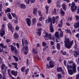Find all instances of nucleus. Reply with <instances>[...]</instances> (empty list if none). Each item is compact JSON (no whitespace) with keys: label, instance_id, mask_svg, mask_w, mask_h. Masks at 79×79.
<instances>
[{"label":"nucleus","instance_id":"obj_1","mask_svg":"<svg viewBox=\"0 0 79 79\" xmlns=\"http://www.w3.org/2000/svg\"><path fill=\"white\" fill-rule=\"evenodd\" d=\"M69 64H71V65H69L68 64H67V69H69V68H73V69H74V71H76V64L74 62L73 60H71L70 61H69Z\"/></svg>","mask_w":79,"mask_h":79},{"label":"nucleus","instance_id":"obj_2","mask_svg":"<svg viewBox=\"0 0 79 79\" xmlns=\"http://www.w3.org/2000/svg\"><path fill=\"white\" fill-rule=\"evenodd\" d=\"M64 42V47L67 48H70L71 47V46L73 44V42L74 41L72 40L70 42H69V39H66Z\"/></svg>","mask_w":79,"mask_h":79},{"label":"nucleus","instance_id":"obj_3","mask_svg":"<svg viewBox=\"0 0 79 79\" xmlns=\"http://www.w3.org/2000/svg\"><path fill=\"white\" fill-rule=\"evenodd\" d=\"M24 40L23 39L22 40V44H21V47H22V52L23 53H24L25 55H27V51L28 50V47H25L24 46Z\"/></svg>","mask_w":79,"mask_h":79},{"label":"nucleus","instance_id":"obj_4","mask_svg":"<svg viewBox=\"0 0 79 79\" xmlns=\"http://www.w3.org/2000/svg\"><path fill=\"white\" fill-rule=\"evenodd\" d=\"M71 6V10L72 12H74L76 10V9L77 8V6H76L75 4V3L74 2H73L71 4L69 3V7H70V6Z\"/></svg>","mask_w":79,"mask_h":79},{"label":"nucleus","instance_id":"obj_5","mask_svg":"<svg viewBox=\"0 0 79 79\" xmlns=\"http://www.w3.org/2000/svg\"><path fill=\"white\" fill-rule=\"evenodd\" d=\"M7 26L10 31H11L12 32H13V31H14V28H13V27L11 25V24L9 23H8Z\"/></svg>","mask_w":79,"mask_h":79},{"label":"nucleus","instance_id":"obj_6","mask_svg":"<svg viewBox=\"0 0 79 79\" xmlns=\"http://www.w3.org/2000/svg\"><path fill=\"white\" fill-rule=\"evenodd\" d=\"M25 69H26V67L24 66L21 68V71H22V72H25L26 73H25V74L26 75H27V73H28L29 69H27V70H25Z\"/></svg>","mask_w":79,"mask_h":79},{"label":"nucleus","instance_id":"obj_7","mask_svg":"<svg viewBox=\"0 0 79 79\" xmlns=\"http://www.w3.org/2000/svg\"><path fill=\"white\" fill-rule=\"evenodd\" d=\"M1 67L2 71H3V70L6 71L7 68V67H6V65H5V64L3 63H2V65Z\"/></svg>","mask_w":79,"mask_h":79},{"label":"nucleus","instance_id":"obj_8","mask_svg":"<svg viewBox=\"0 0 79 79\" xmlns=\"http://www.w3.org/2000/svg\"><path fill=\"white\" fill-rule=\"evenodd\" d=\"M49 64L50 66V68H53L54 66H55V62L53 61V60H50L49 62Z\"/></svg>","mask_w":79,"mask_h":79},{"label":"nucleus","instance_id":"obj_9","mask_svg":"<svg viewBox=\"0 0 79 79\" xmlns=\"http://www.w3.org/2000/svg\"><path fill=\"white\" fill-rule=\"evenodd\" d=\"M68 71L70 75H72V74H73V72L74 73L76 72V71H74V69H69L68 70Z\"/></svg>","mask_w":79,"mask_h":79},{"label":"nucleus","instance_id":"obj_10","mask_svg":"<svg viewBox=\"0 0 79 79\" xmlns=\"http://www.w3.org/2000/svg\"><path fill=\"white\" fill-rule=\"evenodd\" d=\"M36 30L37 31L36 32V33L38 35H41V31H42V28H36Z\"/></svg>","mask_w":79,"mask_h":79},{"label":"nucleus","instance_id":"obj_11","mask_svg":"<svg viewBox=\"0 0 79 79\" xmlns=\"http://www.w3.org/2000/svg\"><path fill=\"white\" fill-rule=\"evenodd\" d=\"M59 18V17L58 16H57L56 18L55 17H53L52 19V21L53 24H55V21H57L58 19Z\"/></svg>","mask_w":79,"mask_h":79},{"label":"nucleus","instance_id":"obj_12","mask_svg":"<svg viewBox=\"0 0 79 79\" xmlns=\"http://www.w3.org/2000/svg\"><path fill=\"white\" fill-rule=\"evenodd\" d=\"M27 23V25L29 26H31V19L29 18H27L26 20Z\"/></svg>","mask_w":79,"mask_h":79},{"label":"nucleus","instance_id":"obj_13","mask_svg":"<svg viewBox=\"0 0 79 79\" xmlns=\"http://www.w3.org/2000/svg\"><path fill=\"white\" fill-rule=\"evenodd\" d=\"M55 39H56V38H58V39H60V35L59 34V32L58 31H56L55 34Z\"/></svg>","mask_w":79,"mask_h":79},{"label":"nucleus","instance_id":"obj_14","mask_svg":"<svg viewBox=\"0 0 79 79\" xmlns=\"http://www.w3.org/2000/svg\"><path fill=\"white\" fill-rule=\"evenodd\" d=\"M25 2L27 4H29L30 2H31V3H33L35 2V0H25Z\"/></svg>","mask_w":79,"mask_h":79},{"label":"nucleus","instance_id":"obj_15","mask_svg":"<svg viewBox=\"0 0 79 79\" xmlns=\"http://www.w3.org/2000/svg\"><path fill=\"white\" fill-rule=\"evenodd\" d=\"M32 24L33 25H34L37 23V19L36 18H33L32 20Z\"/></svg>","mask_w":79,"mask_h":79},{"label":"nucleus","instance_id":"obj_16","mask_svg":"<svg viewBox=\"0 0 79 79\" xmlns=\"http://www.w3.org/2000/svg\"><path fill=\"white\" fill-rule=\"evenodd\" d=\"M12 64V65H14L15 67H14V68H15V69H17V70H18V63L16 62L15 63V62H13L11 63Z\"/></svg>","mask_w":79,"mask_h":79},{"label":"nucleus","instance_id":"obj_17","mask_svg":"<svg viewBox=\"0 0 79 79\" xmlns=\"http://www.w3.org/2000/svg\"><path fill=\"white\" fill-rule=\"evenodd\" d=\"M11 73L12 75L15 76H17V74L18 73L17 71L12 70L11 72Z\"/></svg>","mask_w":79,"mask_h":79},{"label":"nucleus","instance_id":"obj_18","mask_svg":"<svg viewBox=\"0 0 79 79\" xmlns=\"http://www.w3.org/2000/svg\"><path fill=\"white\" fill-rule=\"evenodd\" d=\"M19 7L22 9H24L26 8V5L24 4H20L19 5Z\"/></svg>","mask_w":79,"mask_h":79},{"label":"nucleus","instance_id":"obj_19","mask_svg":"<svg viewBox=\"0 0 79 79\" xmlns=\"http://www.w3.org/2000/svg\"><path fill=\"white\" fill-rule=\"evenodd\" d=\"M62 7L64 10L66 11V4L64 3H63L62 4Z\"/></svg>","mask_w":79,"mask_h":79},{"label":"nucleus","instance_id":"obj_20","mask_svg":"<svg viewBox=\"0 0 79 79\" xmlns=\"http://www.w3.org/2000/svg\"><path fill=\"white\" fill-rule=\"evenodd\" d=\"M45 36L46 37H48L49 39H52V35L51 34H46Z\"/></svg>","mask_w":79,"mask_h":79},{"label":"nucleus","instance_id":"obj_21","mask_svg":"<svg viewBox=\"0 0 79 79\" xmlns=\"http://www.w3.org/2000/svg\"><path fill=\"white\" fill-rule=\"evenodd\" d=\"M74 26L75 28H78V27H79V22L75 23L74 24Z\"/></svg>","mask_w":79,"mask_h":79},{"label":"nucleus","instance_id":"obj_22","mask_svg":"<svg viewBox=\"0 0 79 79\" xmlns=\"http://www.w3.org/2000/svg\"><path fill=\"white\" fill-rule=\"evenodd\" d=\"M14 37L15 39H16L19 37V35H18V34L17 33H15L14 34Z\"/></svg>","mask_w":79,"mask_h":79},{"label":"nucleus","instance_id":"obj_23","mask_svg":"<svg viewBox=\"0 0 79 79\" xmlns=\"http://www.w3.org/2000/svg\"><path fill=\"white\" fill-rule=\"evenodd\" d=\"M50 31L51 32H53V31H54V30H53V26H52V24L51 23L50 25Z\"/></svg>","mask_w":79,"mask_h":79},{"label":"nucleus","instance_id":"obj_24","mask_svg":"<svg viewBox=\"0 0 79 79\" xmlns=\"http://www.w3.org/2000/svg\"><path fill=\"white\" fill-rule=\"evenodd\" d=\"M0 35L2 37H3V36L5 35V31H4V30H1L0 33Z\"/></svg>","mask_w":79,"mask_h":79},{"label":"nucleus","instance_id":"obj_25","mask_svg":"<svg viewBox=\"0 0 79 79\" xmlns=\"http://www.w3.org/2000/svg\"><path fill=\"white\" fill-rule=\"evenodd\" d=\"M63 70L61 67H57V72H60V71H62Z\"/></svg>","mask_w":79,"mask_h":79},{"label":"nucleus","instance_id":"obj_26","mask_svg":"<svg viewBox=\"0 0 79 79\" xmlns=\"http://www.w3.org/2000/svg\"><path fill=\"white\" fill-rule=\"evenodd\" d=\"M52 19H47L45 21L46 23H49V22H52Z\"/></svg>","mask_w":79,"mask_h":79},{"label":"nucleus","instance_id":"obj_27","mask_svg":"<svg viewBox=\"0 0 79 79\" xmlns=\"http://www.w3.org/2000/svg\"><path fill=\"white\" fill-rule=\"evenodd\" d=\"M60 13L62 16H64V12L62 10V9H60Z\"/></svg>","mask_w":79,"mask_h":79},{"label":"nucleus","instance_id":"obj_28","mask_svg":"<svg viewBox=\"0 0 79 79\" xmlns=\"http://www.w3.org/2000/svg\"><path fill=\"white\" fill-rule=\"evenodd\" d=\"M16 49V48H15L13 45H11V50L12 51H14Z\"/></svg>","mask_w":79,"mask_h":79},{"label":"nucleus","instance_id":"obj_29","mask_svg":"<svg viewBox=\"0 0 79 79\" xmlns=\"http://www.w3.org/2000/svg\"><path fill=\"white\" fill-rule=\"evenodd\" d=\"M7 15L8 16V18H9L10 19H12V17H11V15L10 13H8Z\"/></svg>","mask_w":79,"mask_h":79},{"label":"nucleus","instance_id":"obj_30","mask_svg":"<svg viewBox=\"0 0 79 79\" xmlns=\"http://www.w3.org/2000/svg\"><path fill=\"white\" fill-rule=\"evenodd\" d=\"M0 47H1V48H6V46H4L3 44L2 43L0 44Z\"/></svg>","mask_w":79,"mask_h":79},{"label":"nucleus","instance_id":"obj_31","mask_svg":"<svg viewBox=\"0 0 79 79\" xmlns=\"http://www.w3.org/2000/svg\"><path fill=\"white\" fill-rule=\"evenodd\" d=\"M56 45L57 49L58 50H60V43H57Z\"/></svg>","mask_w":79,"mask_h":79},{"label":"nucleus","instance_id":"obj_32","mask_svg":"<svg viewBox=\"0 0 79 79\" xmlns=\"http://www.w3.org/2000/svg\"><path fill=\"white\" fill-rule=\"evenodd\" d=\"M57 76L58 78H61L62 77V75L60 73H59L57 74Z\"/></svg>","mask_w":79,"mask_h":79},{"label":"nucleus","instance_id":"obj_33","mask_svg":"<svg viewBox=\"0 0 79 79\" xmlns=\"http://www.w3.org/2000/svg\"><path fill=\"white\" fill-rule=\"evenodd\" d=\"M33 53L35 54H37V52L35 49H33Z\"/></svg>","mask_w":79,"mask_h":79},{"label":"nucleus","instance_id":"obj_34","mask_svg":"<svg viewBox=\"0 0 79 79\" xmlns=\"http://www.w3.org/2000/svg\"><path fill=\"white\" fill-rule=\"evenodd\" d=\"M14 52L15 55H17L18 53V50L16 48L14 50Z\"/></svg>","mask_w":79,"mask_h":79},{"label":"nucleus","instance_id":"obj_35","mask_svg":"<svg viewBox=\"0 0 79 79\" xmlns=\"http://www.w3.org/2000/svg\"><path fill=\"white\" fill-rule=\"evenodd\" d=\"M13 57L14 59H15V61H18V57H16L15 56H13Z\"/></svg>","mask_w":79,"mask_h":79},{"label":"nucleus","instance_id":"obj_36","mask_svg":"<svg viewBox=\"0 0 79 79\" xmlns=\"http://www.w3.org/2000/svg\"><path fill=\"white\" fill-rule=\"evenodd\" d=\"M65 32H68V33H69V34H71V32L70 30H68V29L65 30Z\"/></svg>","mask_w":79,"mask_h":79},{"label":"nucleus","instance_id":"obj_37","mask_svg":"<svg viewBox=\"0 0 79 79\" xmlns=\"http://www.w3.org/2000/svg\"><path fill=\"white\" fill-rule=\"evenodd\" d=\"M26 64L27 65H30V63L29 62V60L28 59H27Z\"/></svg>","mask_w":79,"mask_h":79},{"label":"nucleus","instance_id":"obj_38","mask_svg":"<svg viewBox=\"0 0 79 79\" xmlns=\"http://www.w3.org/2000/svg\"><path fill=\"white\" fill-rule=\"evenodd\" d=\"M48 48V46L44 47V48L43 49L44 51H45L46 50H47Z\"/></svg>","mask_w":79,"mask_h":79},{"label":"nucleus","instance_id":"obj_39","mask_svg":"<svg viewBox=\"0 0 79 79\" xmlns=\"http://www.w3.org/2000/svg\"><path fill=\"white\" fill-rule=\"evenodd\" d=\"M52 13H55L56 15V9H54V10L52 12Z\"/></svg>","mask_w":79,"mask_h":79},{"label":"nucleus","instance_id":"obj_40","mask_svg":"<svg viewBox=\"0 0 79 79\" xmlns=\"http://www.w3.org/2000/svg\"><path fill=\"white\" fill-rule=\"evenodd\" d=\"M37 26L38 27L41 26L42 24L40 23H37Z\"/></svg>","mask_w":79,"mask_h":79},{"label":"nucleus","instance_id":"obj_41","mask_svg":"<svg viewBox=\"0 0 79 79\" xmlns=\"http://www.w3.org/2000/svg\"><path fill=\"white\" fill-rule=\"evenodd\" d=\"M11 15H12L13 16L14 18H16V14L15 13H11Z\"/></svg>","mask_w":79,"mask_h":79},{"label":"nucleus","instance_id":"obj_42","mask_svg":"<svg viewBox=\"0 0 79 79\" xmlns=\"http://www.w3.org/2000/svg\"><path fill=\"white\" fill-rule=\"evenodd\" d=\"M11 10L10 8H8L6 10V12H10Z\"/></svg>","mask_w":79,"mask_h":79},{"label":"nucleus","instance_id":"obj_43","mask_svg":"<svg viewBox=\"0 0 79 79\" xmlns=\"http://www.w3.org/2000/svg\"><path fill=\"white\" fill-rule=\"evenodd\" d=\"M75 17L77 19L76 21H77V20H78V19H79V17L78 15H75Z\"/></svg>","mask_w":79,"mask_h":79},{"label":"nucleus","instance_id":"obj_44","mask_svg":"<svg viewBox=\"0 0 79 79\" xmlns=\"http://www.w3.org/2000/svg\"><path fill=\"white\" fill-rule=\"evenodd\" d=\"M42 45L43 46H46L47 44L45 42H43Z\"/></svg>","mask_w":79,"mask_h":79},{"label":"nucleus","instance_id":"obj_45","mask_svg":"<svg viewBox=\"0 0 79 79\" xmlns=\"http://www.w3.org/2000/svg\"><path fill=\"white\" fill-rule=\"evenodd\" d=\"M63 31H61L60 32V37H63Z\"/></svg>","mask_w":79,"mask_h":79},{"label":"nucleus","instance_id":"obj_46","mask_svg":"<svg viewBox=\"0 0 79 79\" xmlns=\"http://www.w3.org/2000/svg\"><path fill=\"white\" fill-rule=\"evenodd\" d=\"M47 60L48 61H50V60H51V57H49L47 58Z\"/></svg>","mask_w":79,"mask_h":79},{"label":"nucleus","instance_id":"obj_47","mask_svg":"<svg viewBox=\"0 0 79 79\" xmlns=\"http://www.w3.org/2000/svg\"><path fill=\"white\" fill-rule=\"evenodd\" d=\"M38 13L39 15H40V16H42V15H41V11H38Z\"/></svg>","mask_w":79,"mask_h":79},{"label":"nucleus","instance_id":"obj_48","mask_svg":"<svg viewBox=\"0 0 79 79\" xmlns=\"http://www.w3.org/2000/svg\"><path fill=\"white\" fill-rule=\"evenodd\" d=\"M66 60H64V64L65 65V66H66V67H67L68 66V65H66Z\"/></svg>","mask_w":79,"mask_h":79},{"label":"nucleus","instance_id":"obj_49","mask_svg":"<svg viewBox=\"0 0 79 79\" xmlns=\"http://www.w3.org/2000/svg\"><path fill=\"white\" fill-rule=\"evenodd\" d=\"M17 47L18 48H19V45L18 43H16Z\"/></svg>","mask_w":79,"mask_h":79},{"label":"nucleus","instance_id":"obj_50","mask_svg":"<svg viewBox=\"0 0 79 79\" xmlns=\"http://www.w3.org/2000/svg\"><path fill=\"white\" fill-rule=\"evenodd\" d=\"M75 36L76 37H77V38H79V34L77 33L76 35Z\"/></svg>","mask_w":79,"mask_h":79},{"label":"nucleus","instance_id":"obj_51","mask_svg":"<svg viewBox=\"0 0 79 79\" xmlns=\"http://www.w3.org/2000/svg\"><path fill=\"white\" fill-rule=\"evenodd\" d=\"M54 39H56V42H58V40H59L60 39H58V38H54L53 39V40H54Z\"/></svg>","mask_w":79,"mask_h":79},{"label":"nucleus","instance_id":"obj_52","mask_svg":"<svg viewBox=\"0 0 79 79\" xmlns=\"http://www.w3.org/2000/svg\"><path fill=\"white\" fill-rule=\"evenodd\" d=\"M72 19H73L72 17H70L68 19V20L70 21H72Z\"/></svg>","mask_w":79,"mask_h":79},{"label":"nucleus","instance_id":"obj_53","mask_svg":"<svg viewBox=\"0 0 79 79\" xmlns=\"http://www.w3.org/2000/svg\"><path fill=\"white\" fill-rule=\"evenodd\" d=\"M50 44L51 45H54V42L53 41H51L50 42Z\"/></svg>","mask_w":79,"mask_h":79},{"label":"nucleus","instance_id":"obj_54","mask_svg":"<svg viewBox=\"0 0 79 79\" xmlns=\"http://www.w3.org/2000/svg\"><path fill=\"white\" fill-rule=\"evenodd\" d=\"M56 50H54L53 51H52V53L53 54H54V53H56Z\"/></svg>","mask_w":79,"mask_h":79},{"label":"nucleus","instance_id":"obj_55","mask_svg":"<svg viewBox=\"0 0 79 79\" xmlns=\"http://www.w3.org/2000/svg\"><path fill=\"white\" fill-rule=\"evenodd\" d=\"M6 42L7 43H9V42H10V40L9 39H7L6 40Z\"/></svg>","mask_w":79,"mask_h":79},{"label":"nucleus","instance_id":"obj_56","mask_svg":"<svg viewBox=\"0 0 79 79\" xmlns=\"http://www.w3.org/2000/svg\"><path fill=\"white\" fill-rule=\"evenodd\" d=\"M40 75L42 77H43V78H44V74L42 73H40Z\"/></svg>","mask_w":79,"mask_h":79},{"label":"nucleus","instance_id":"obj_57","mask_svg":"<svg viewBox=\"0 0 79 79\" xmlns=\"http://www.w3.org/2000/svg\"><path fill=\"white\" fill-rule=\"evenodd\" d=\"M3 50V48H0V52H3L4 51Z\"/></svg>","mask_w":79,"mask_h":79},{"label":"nucleus","instance_id":"obj_58","mask_svg":"<svg viewBox=\"0 0 79 79\" xmlns=\"http://www.w3.org/2000/svg\"><path fill=\"white\" fill-rule=\"evenodd\" d=\"M24 43L25 44H27V40H24Z\"/></svg>","mask_w":79,"mask_h":79},{"label":"nucleus","instance_id":"obj_59","mask_svg":"<svg viewBox=\"0 0 79 79\" xmlns=\"http://www.w3.org/2000/svg\"><path fill=\"white\" fill-rule=\"evenodd\" d=\"M56 7L57 8H60L61 7V5H60V4H57L56 5Z\"/></svg>","mask_w":79,"mask_h":79},{"label":"nucleus","instance_id":"obj_60","mask_svg":"<svg viewBox=\"0 0 79 79\" xmlns=\"http://www.w3.org/2000/svg\"><path fill=\"white\" fill-rule=\"evenodd\" d=\"M2 5H0V11H2Z\"/></svg>","mask_w":79,"mask_h":79},{"label":"nucleus","instance_id":"obj_61","mask_svg":"<svg viewBox=\"0 0 79 79\" xmlns=\"http://www.w3.org/2000/svg\"><path fill=\"white\" fill-rule=\"evenodd\" d=\"M62 25H63L62 24H61V23H60L59 24L58 26L59 27H62Z\"/></svg>","mask_w":79,"mask_h":79},{"label":"nucleus","instance_id":"obj_62","mask_svg":"<svg viewBox=\"0 0 79 79\" xmlns=\"http://www.w3.org/2000/svg\"><path fill=\"white\" fill-rule=\"evenodd\" d=\"M15 29H16V30H17V31H18V30H19V28L18 27V26H17L16 27H15Z\"/></svg>","mask_w":79,"mask_h":79},{"label":"nucleus","instance_id":"obj_63","mask_svg":"<svg viewBox=\"0 0 79 79\" xmlns=\"http://www.w3.org/2000/svg\"><path fill=\"white\" fill-rule=\"evenodd\" d=\"M33 11L37 12V9L36 8H34L33 9Z\"/></svg>","mask_w":79,"mask_h":79},{"label":"nucleus","instance_id":"obj_64","mask_svg":"<svg viewBox=\"0 0 79 79\" xmlns=\"http://www.w3.org/2000/svg\"><path fill=\"white\" fill-rule=\"evenodd\" d=\"M62 55H66V52H63L62 53Z\"/></svg>","mask_w":79,"mask_h":79}]
</instances>
